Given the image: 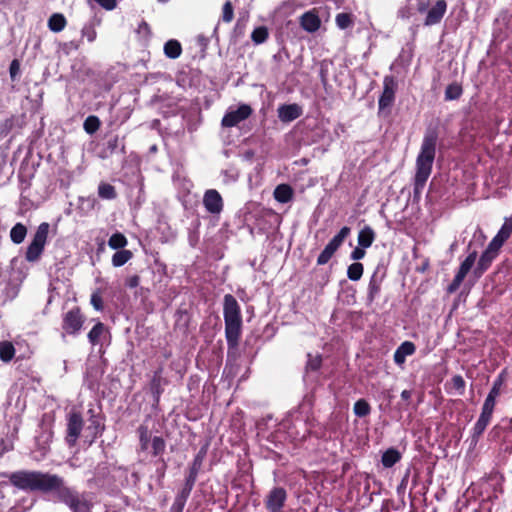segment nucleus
<instances>
[{
  "mask_svg": "<svg viewBox=\"0 0 512 512\" xmlns=\"http://www.w3.org/2000/svg\"><path fill=\"white\" fill-rule=\"evenodd\" d=\"M11 485L25 492L54 494L62 477L38 470H18L7 475Z\"/></svg>",
  "mask_w": 512,
  "mask_h": 512,
  "instance_id": "nucleus-1",
  "label": "nucleus"
},
{
  "mask_svg": "<svg viewBox=\"0 0 512 512\" xmlns=\"http://www.w3.org/2000/svg\"><path fill=\"white\" fill-rule=\"evenodd\" d=\"M438 133L436 129H427L416 158V173L414 177V194H420L431 175L436 155Z\"/></svg>",
  "mask_w": 512,
  "mask_h": 512,
  "instance_id": "nucleus-2",
  "label": "nucleus"
},
{
  "mask_svg": "<svg viewBox=\"0 0 512 512\" xmlns=\"http://www.w3.org/2000/svg\"><path fill=\"white\" fill-rule=\"evenodd\" d=\"M223 317L228 355H230L232 351L237 349L242 330L241 308L236 298L231 294H226L224 296Z\"/></svg>",
  "mask_w": 512,
  "mask_h": 512,
  "instance_id": "nucleus-3",
  "label": "nucleus"
},
{
  "mask_svg": "<svg viewBox=\"0 0 512 512\" xmlns=\"http://www.w3.org/2000/svg\"><path fill=\"white\" fill-rule=\"evenodd\" d=\"M54 502L65 504L71 512H92L93 503L86 492L80 493L65 484L64 479L58 484L52 495Z\"/></svg>",
  "mask_w": 512,
  "mask_h": 512,
  "instance_id": "nucleus-4",
  "label": "nucleus"
},
{
  "mask_svg": "<svg viewBox=\"0 0 512 512\" xmlns=\"http://www.w3.org/2000/svg\"><path fill=\"white\" fill-rule=\"evenodd\" d=\"M49 229L50 225L47 222H42L38 226L34 237L26 250L25 258L28 262H35L40 258L47 242Z\"/></svg>",
  "mask_w": 512,
  "mask_h": 512,
  "instance_id": "nucleus-5",
  "label": "nucleus"
},
{
  "mask_svg": "<svg viewBox=\"0 0 512 512\" xmlns=\"http://www.w3.org/2000/svg\"><path fill=\"white\" fill-rule=\"evenodd\" d=\"M87 415L89 424L86 428L85 442L92 445L97 438L102 436L105 430V417L101 411H97L93 407L88 409Z\"/></svg>",
  "mask_w": 512,
  "mask_h": 512,
  "instance_id": "nucleus-6",
  "label": "nucleus"
},
{
  "mask_svg": "<svg viewBox=\"0 0 512 512\" xmlns=\"http://www.w3.org/2000/svg\"><path fill=\"white\" fill-rule=\"evenodd\" d=\"M84 427V420L80 412L72 410L67 415L65 441L69 447H74Z\"/></svg>",
  "mask_w": 512,
  "mask_h": 512,
  "instance_id": "nucleus-7",
  "label": "nucleus"
},
{
  "mask_svg": "<svg viewBox=\"0 0 512 512\" xmlns=\"http://www.w3.org/2000/svg\"><path fill=\"white\" fill-rule=\"evenodd\" d=\"M351 229L347 226H344L340 229L338 234H336L325 246L323 251L319 254L317 258L318 265H325L332 258L334 253L339 249V247L343 244L345 238L350 234Z\"/></svg>",
  "mask_w": 512,
  "mask_h": 512,
  "instance_id": "nucleus-8",
  "label": "nucleus"
},
{
  "mask_svg": "<svg viewBox=\"0 0 512 512\" xmlns=\"http://www.w3.org/2000/svg\"><path fill=\"white\" fill-rule=\"evenodd\" d=\"M495 405L485 402L483 403L480 416L476 421L473 429H472V442L475 444L478 442L480 436L484 433L485 429L489 425L492 415L494 412Z\"/></svg>",
  "mask_w": 512,
  "mask_h": 512,
  "instance_id": "nucleus-9",
  "label": "nucleus"
},
{
  "mask_svg": "<svg viewBox=\"0 0 512 512\" xmlns=\"http://www.w3.org/2000/svg\"><path fill=\"white\" fill-rule=\"evenodd\" d=\"M477 258V252L472 251L465 260L460 264V267L454 276V279L449 284L447 291L448 293H454L457 291L462 284L463 280L465 279L466 275L469 273L473 265L475 264Z\"/></svg>",
  "mask_w": 512,
  "mask_h": 512,
  "instance_id": "nucleus-10",
  "label": "nucleus"
},
{
  "mask_svg": "<svg viewBox=\"0 0 512 512\" xmlns=\"http://www.w3.org/2000/svg\"><path fill=\"white\" fill-rule=\"evenodd\" d=\"M84 317L79 308L69 310L63 318L62 328L70 335H77L82 329Z\"/></svg>",
  "mask_w": 512,
  "mask_h": 512,
  "instance_id": "nucleus-11",
  "label": "nucleus"
},
{
  "mask_svg": "<svg viewBox=\"0 0 512 512\" xmlns=\"http://www.w3.org/2000/svg\"><path fill=\"white\" fill-rule=\"evenodd\" d=\"M252 114V109L247 104H241L237 109L229 110L222 118L221 125L231 128L246 120Z\"/></svg>",
  "mask_w": 512,
  "mask_h": 512,
  "instance_id": "nucleus-12",
  "label": "nucleus"
},
{
  "mask_svg": "<svg viewBox=\"0 0 512 512\" xmlns=\"http://www.w3.org/2000/svg\"><path fill=\"white\" fill-rule=\"evenodd\" d=\"M397 90V82L393 76H386L383 80V91L379 97V110H384L392 106L395 100V92Z\"/></svg>",
  "mask_w": 512,
  "mask_h": 512,
  "instance_id": "nucleus-13",
  "label": "nucleus"
},
{
  "mask_svg": "<svg viewBox=\"0 0 512 512\" xmlns=\"http://www.w3.org/2000/svg\"><path fill=\"white\" fill-rule=\"evenodd\" d=\"M286 499V490L282 487H274L266 497L265 506L270 512H281Z\"/></svg>",
  "mask_w": 512,
  "mask_h": 512,
  "instance_id": "nucleus-14",
  "label": "nucleus"
},
{
  "mask_svg": "<svg viewBox=\"0 0 512 512\" xmlns=\"http://www.w3.org/2000/svg\"><path fill=\"white\" fill-rule=\"evenodd\" d=\"M203 205L207 212L219 214L223 210V199L215 189H209L204 193Z\"/></svg>",
  "mask_w": 512,
  "mask_h": 512,
  "instance_id": "nucleus-15",
  "label": "nucleus"
},
{
  "mask_svg": "<svg viewBox=\"0 0 512 512\" xmlns=\"http://www.w3.org/2000/svg\"><path fill=\"white\" fill-rule=\"evenodd\" d=\"M277 113L280 121L289 123L299 118L303 113V109L296 103L283 104L278 107Z\"/></svg>",
  "mask_w": 512,
  "mask_h": 512,
  "instance_id": "nucleus-16",
  "label": "nucleus"
},
{
  "mask_svg": "<svg viewBox=\"0 0 512 512\" xmlns=\"http://www.w3.org/2000/svg\"><path fill=\"white\" fill-rule=\"evenodd\" d=\"M447 10V3L445 0H438L427 12L424 25L433 26L438 24Z\"/></svg>",
  "mask_w": 512,
  "mask_h": 512,
  "instance_id": "nucleus-17",
  "label": "nucleus"
},
{
  "mask_svg": "<svg viewBox=\"0 0 512 512\" xmlns=\"http://www.w3.org/2000/svg\"><path fill=\"white\" fill-rule=\"evenodd\" d=\"M384 277V271L377 267L374 273L372 274L368 284V302L372 303L376 299V297H378Z\"/></svg>",
  "mask_w": 512,
  "mask_h": 512,
  "instance_id": "nucleus-18",
  "label": "nucleus"
},
{
  "mask_svg": "<svg viewBox=\"0 0 512 512\" xmlns=\"http://www.w3.org/2000/svg\"><path fill=\"white\" fill-rule=\"evenodd\" d=\"M416 346L411 341L402 342L394 352V362L397 366L403 367L406 362V357L411 356L415 353Z\"/></svg>",
  "mask_w": 512,
  "mask_h": 512,
  "instance_id": "nucleus-19",
  "label": "nucleus"
},
{
  "mask_svg": "<svg viewBox=\"0 0 512 512\" xmlns=\"http://www.w3.org/2000/svg\"><path fill=\"white\" fill-rule=\"evenodd\" d=\"M109 331L102 322H97L89 331L87 337L92 346L103 345L104 341L109 337Z\"/></svg>",
  "mask_w": 512,
  "mask_h": 512,
  "instance_id": "nucleus-20",
  "label": "nucleus"
},
{
  "mask_svg": "<svg viewBox=\"0 0 512 512\" xmlns=\"http://www.w3.org/2000/svg\"><path fill=\"white\" fill-rule=\"evenodd\" d=\"M300 26L309 33L316 32L321 26V20L314 11H307L300 17Z\"/></svg>",
  "mask_w": 512,
  "mask_h": 512,
  "instance_id": "nucleus-21",
  "label": "nucleus"
},
{
  "mask_svg": "<svg viewBox=\"0 0 512 512\" xmlns=\"http://www.w3.org/2000/svg\"><path fill=\"white\" fill-rule=\"evenodd\" d=\"M202 463H203V456H202L201 452H199L193 459V462L189 468V472L185 479V483H184L183 487H185L189 490L193 489L195 482L197 480L198 473L202 467Z\"/></svg>",
  "mask_w": 512,
  "mask_h": 512,
  "instance_id": "nucleus-22",
  "label": "nucleus"
},
{
  "mask_svg": "<svg viewBox=\"0 0 512 512\" xmlns=\"http://www.w3.org/2000/svg\"><path fill=\"white\" fill-rule=\"evenodd\" d=\"M496 257L497 254H494L488 249H485V251L482 253L478 260L477 266L473 270V274L475 275V277H481L488 270V268L491 266L493 260Z\"/></svg>",
  "mask_w": 512,
  "mask_h": 512,
  "instance_id": "nucleus-23",
  "label": "nucleus"
},
{
  "mask_svg": "<svg viewBox=\"0 0 512 512\" xmlns=\"http://www.w3.org/2000/svg\"><path fill=\"white\" fill-rule=\"evenodd\" d=\"M163 379L161 377L160 371H155L153 377L150 381L149 388L150 392L153 396V400L155 404L159 403L160 396L163 393Z\"/></svg>",
  "mask_w": 512,
  "mask_h": 512,
  "instance_id": "nucleus-24",
  "label": "nucleus"
},
{
  "mask_svg": "<svg viewBox=\"0 0 512 512\" xmlns=\"http://www.w3.org/2000/svg\"><path fill=\"white\" fill-rule=\"evenodd\" d=\"M274 198L280 203H288L293 198V189L288 184H280L274 190Z\"/></svg>",
  "mask_w": 512,
  "mask_h": 512,
  "instance_id": "nucleus-25",
  "label": "nucleus"
},
{
  "mask_svg": "<svg viewBox=\"0 0 512 512\" xmlns=\"http://www.w3.org/2000/svg\"><path fill=\"white\" fill-rule=\"evenodd\" d=\"M192 490L185 487L176 495L174 502L170 508V512H183L185 504L190 496Z\"/></svg>",
  "mask_w": 512,
  "mask_h": 512,
  "instance_id": "nucleus-26",
  "label": "nucleus"
},
{
  "mask_svg": "<svg viewBox=\"0 0 512 512\" xmlns=\"http://www.w3.org/2000/svg\"><path fill=\"white\" fill-rule=\"evenodd\" d=\"M375 239V233L370 226H365L358 233V245L362 248H369Z\"/></svg>",
  "mask_w": 512,
  "mask_h": 512,
  "instance_id": "nucleus-27",
  "label": "nucleus"
},
{
  "mask_svg": "<svg viewBox=\"0 0 512 512\" xmlns=\"http://www.w3.org/2000/svg\"><path fill=\"white\" fill-rule=\"evenodd\" d=\"M66 24V18L61 13H54L48 19V28L55 33L61 32Z\"/></svg>",
  "mask_w": 512,
  "mask_h": 512,
  "instance_id": "nucleus-28",
  "label": "nucleus"
},
{
  "mask_svg": "<svg viewBox=\"0 0 512 512\" xmlns=\"http://www.w3.org/2000/svg\"><path fill=\"white\" fill-rule=\"evenodd\" d=\"M401 459L400 452L395 448L387 449L381 458L382 465L386 468L393 467Z\"/></svg>",
  "mask_w": 512,
  "mask_h": 512,
  "instance_id": "nucleus-29",
  "label": "nucleus"
},
{
  "mask_svg": "<svg viewBox=\"0 0 512 512\" xmlns=\"http://www.w3.org/2000/svg\"><path fill=\"white\" fill-rule=\"evenodd\" d=\"M182 53V47L179 41L175 39L168 40L164 44V54L170 59H177Z\"/></svg>",
  "mask_w": 512,
  "mask_h": 512,
  "instance_id": "nucleus-30",
  "label": "nucleus"
},
{
  "mask_svg": "<svg viewBox=\"0 0 512 512\" xmlns=\"http://www.w3.org/2000/svg\"><path fill=\"white\" fill-rule=\"evenodd\" d=\"M132 257L133 253L130 250H117L113 254L111 262L114 267H121L125 265Z\"/></svg>",
  "mask_w": 512,
  "mask_h": 512,
  "instance_id": "nucleus-31",
  "label": "nucleus"
},
{
  "mask_svg": "<svg viewBox=\"0 0 512 512\" xmlns=\"http://www.w3.org/2000/svg\"><path fill=\"white\" fill-rule=\"evenodd\" d=\"M27 235V228L22 223H16L11 231L10 238L11 241L15 244H21Z\"/></svg>",
  "mask_w": 512,
  "mask_h": 512,
  "instance_id": "nucleus-32",
  "label": "nucleus"
},
{
  "mask_svg": "<svg viewBox=\"0 0 512 512\" xmlns=\"http://www.w3.org/2000/svg\"><path fill=\"white\" fill-rule=\"evenodd\" d=\"M98 196L104 200H113L117 197V192L113 185L101 182L98 186Z\"/></svg>",
  "mask_w": 512,
  "mask_h": 512,
  "instance_id": "nucleus-33",
  "label": "nucleus"
},
{
  "mask_svg": "<svg viewBox=\"0 0 512 512\" xmlns=\"http://www.w3.org/2000/svg\"><path fill=\"white\" fill-rule=\"evenodd\" d=\"M128 244L127 238L120 232L112 234L108 240V246L114 250H122Z\"/></svg>",
  "mask_w": 512,
  "mask_h": 512,
  "instance_id": "nucleus-34",
  "label": "nucleus"
},
{
  "mask_svg": "<svg viewBox=\"0 0 512 512\" xmlns=\"http://www.w3.org/2000/svg\"><path fill=\"white\" fill-rule=\"evenodd\" d=\"M463 93L462 86L459 83H451L445 89L444 98L446 101L457 100Z\"/></svg>",
  "mask_w": 512,
  "mask_h": 512,
  "instance_id": "nucleus-35",
  "label": "nucleus"
},
{
  "mask_svg": "<svg viewBox=\"0 0 512 512\" xmlns=\"http://www.w3.org/2000/svg\"><path fill=\"white\" fill-rule=\"evenodd\" d=\"M269 37V31L266 26L256 27L251 33V40L255 45L264 43Z\"/></svg>",
  "mask_w": 512,
  "mask_h": 512,
  "instance_id": "nucleus-36",
  "label": "nucleus"
},
{
  "mask_svg": "<svg viewBox=\"0 0 512 512\" xmlns=\"http://www.w3.org/2000/svg\"><path fill=\"white\" fill-rule=\"evenodd\" d=\"M503 384L502 376L500 375L494 380L491 390L489 391L485 402L496 405V398L500 395L501 387Z\"/></svg>",
  "mask_w": 512,
  "mask_h": 512,
  "instance_id": "nucleus-37",
  "label": "nucleus"
},
{
  "mask_svg": "<svg viewBox=\"0 0 512 512\" xmlns=\"http://www.w3.org/2000/svg\"><path fill=\"white\" fill-rule=\"evenodd\" d=\"M353 412L357 417H366L371 413V406L365 399H359L354 403Z\"/></svg>",
  "mask_w": 512,
  "mask_h": 512,
  "instance_id": "nucleus-38",
  "label": "nucleus"
},
{
  "mask_svg": "<svg viewBox=\"0 0 512 512\" xmlns=\"http://www.w3.org/2000/svg\"><path fill=\"white\" fill-rule=\"evenodd\" d=\"M100 125V119L95 115H90L85 119L83 128L87 134L93 135L100 128Z\"/></svg>",
  "mask_w": 512,
  "mask_h": 512,
  "instance_id": "nucleus-39",
  "label": "nucleus"
},
{
  "mask_svg": "<svg viewBox=\"0 0 512 512\" xmlns=\"http://www.w3.org/2000/svg\"><path fill=\"white\" fill-rule=\"evenodd\" d=\"M15 355V348L12 343L3 341L0 343V359L9 362Z\"/></svg>",
  "mask_w": 512,
  "mask_h": 512,
  "instance_id": "nucleus-40",
  "label": "nucleus"
},
{
  "mask_svg": "<svg viewBox=\"0 0 512 512\" xmlns=\"http://www.w3.org/2000/svg\"><path fill=\"white\" fill-rule=\"evenodd\" d=\"M139 435L140 449L146 451L150 442V433L146 425H140L137 429Z\"/></svg>",
  "mask_w": 512,
  "mask_h": 512,
  "instance_id": "nucleus-41",
  "label": "nucleus"
},
{
  "mask_svg": "<svg viewBox=\"0 0 512 512\" xmlns=\"http://www.w3.org/2000/svg\"><path fill=\"white\" fill-rule=\"evenodd\" d=\"M363 271V265L359 262H355L348 266L347 276L352 281H358L362 277Z\"/></svg>",
  "mask_w": 512,
  "mask_h": 512,
  "instance_id": "nucleus-42",
  "label": "nucleus"
},
{
  "mask_svg": "<svg viewBox=\"0 0 512 512\" xmlns=\"http://www.w3.org/2000/svg\"><path fill=\"white\" fill-rule=\"evenodd\" d=\"M336 25L340 29H347L348 27L352 26L353 19L352 15L349 13H339L337 14L335 18Z\"/></svg>",
  "mask_w": 512,
  "mask_h": 512,
  "instance_id": "nucleus-43",
  "label": "nucleus"
},
{
  "mask_svg": "<svg viewBox=\"0 0 512 512\" xmlns=\"http://www.w3.org/2000/svg\"><path fill=\"white\" fill-rule=\"evenodd\" d=\"M151 446H152V454L154 456H158V455L163 454V452L165 451L166 443L162 437L154 436L152 438Z\"/></svg>",
  "mask_w": 512,
  "mask_h": 512,
  "instance_id": "nucleus-44",
  "label": "nucleus"
},
{
  "mask_svg": "<svg viewBox=\"0 0 512 512\" xmlns=\"http://www.w3.org/2000/svg\"><path fill=\"white\" fill-rule=\"evenodd\" d=\"M223 176V182L228 184L237 181L239 178V172L234 167H229L221 172Z\"/></svg>",
  "mask_w": 512,
  "mask_h": 512,
  "instance_id": "nucleus-45",
  "label": "nucleus"
},
{
  "mask_svg": "<svg viewBox=\"0 0 512 512\" xmlns=\"http://www.w3.org/2000/svg\"><path fill=\"white\" fill-rule=\"evenodd\" d=\"M234 17V9L231 1H226L222 7L221 19L225 23H230Z\"/></svg>",
  "mask_w": 512,
  "mask_h": 512,
  "instance_id": "nucleus-46",
  "label": "nucleus"
},
{
  "mask_svg": "<svg viewBox=\"0 0 512 512\" xmlns=\"http://www.w3.org/2000/svg\"><path fill=\"white\" fill-rule=\"evenodd\" d=\"M83 37H86L89 42H93L96 39L97 33L93 23H87L81 30Z\"/></svg>",
  "mask_w": 512,
  "mask_h": 512,
  "instance_id": "nucleus-47",
  "label": "nucleus"
},
{
  "mask_svg": "<svg viewBox=\"0 0 512 512\" xmlns=\"http://www.w3.org/2000/svg\"><path fill=\"white\" fill-rule=\"evenodd\" d=\"M506 240L503 238H499V235H496L488 244L487 248L489 251L493 252L494 254L499 253L500 248L504 244Z\"/></svg>",
  "mask_w": 512,
  "mask_h": 512,
  "instance_id": "nucleus-48",
  "label": "nucleus"
},
{
  "mask_svg": "<svg viewBox=\"0 0 512 512\" xmlns=\"http://www.w3.org/2000/svg\"><path fill=\"white\" fill-rule=\"evenodd\" d=\"M512 233V219L506 220L500 230L498 231L497 235H499V238H503L507 240Z\"/></svg>",
  "mask_w": 512,
  "mask_h": 512,
  "instance_id": "nucleus-49",
  "label": "nucleus"
},
{
  "mask_svg": "<svg viewBox=\"0 0 512 512\" xmlns=\"http://www.w3.org/2000/svg\"><path fill=\"white\" fill-rule=\"evenodd\" d=\"M452 384L456 390L460 391V394H463L465 389V380L461 375H454L452 377Z\"/></svg>",
  "mask_w": 512,
  "mask_h": 512,
  "instance_id": "nucleus-50",
  "label": "nucleus"
},
{
  "mask_svg": "<svg viewBox=\"0 0 512 512\" xmlns=\"http://www.w3.org/2000/svg\"><path fill=\"white\" fill-rule=\"evenodd\" d=\"M98 5H100L103 9L111 11L116 8L117 1L116 0H94Z\"/></svg>",
  "mask_w": 512,
  "mask_h": 512,
  "instance_id": "nucleus-51",
  "label": "nucleus"
},
{
  "mask_svg": "<svg viewBox=\"0 0 512 512\" xmlns=\"http://www.w3.org/2000/svg\"><path fill=\"white\" fill-rule=\"evenodd\" d=\"M321 358L319 356H316L314 358H310L308 360V363H307V368L312 370V371H316L320 368L321 366Z\"/></svg>",
  "mask_w": 512,
  "mask_h": 512,
  "instance_id": "nucleus-52",
  "label": "nucleus"
},
{
  "mask_svg": "<svg viewBox=\"0 0 512 512\" xmlns=\"http://www.w3.org/2000/svg\"><path fill=\"white\" fill-rule=\"evenodd\" d=\"M119 146L120 140L117 136H114L107 141V149L110 151V153L115 152Z\"/></svg>",
  "mask_w": 512,
  "mask_h": 512,
  "instance_id": "nucleus-53",
  "label": "nucleus"
},
{
  "mask_svg": "<svg viewBox=\"0 0 512 512\" xmlns=\"http://www.w3.org/2000/svg\"><path fill=\"white\" fill-rule=\"evenodd\" d=\"M365 249L366 248H362L361 246L354 248L350 255L351 259L352 260L362 259L365 256Z\"/></svg>",
  "mask_w": 512,
  "mask_h": 512,
  "instance_id": "nucleus-54",
  "label": "nucleus"
},
{
  "mask_svg": "<svg viewBox=\"0 0 512 512\" xmlns=\"http://www.w3.org/2000/svg\"><path fill=\"white\" fill-rule=\"evenodd\" d=\"M91 304H92V305H93V307H94L96 310H98V311H100V310H102V309H103V302H102V299H101V297H100L99 295H97V294H93V295L91 296Z\"/></svg>",
  "mask_w": 512,
  "mask_h": 512,
  "instance_id": "nucleus-55",
  "label": "nucleus"
},
{
  "mask_svg": "<svg viewBox=\"0 0 512 512\" xmlns=\"http://www.w3.org/2000/svg\"><path fill=\"white\" fill-rule=\"evenodd\" d=\"M140 283V277L138 275H132L126 279V286L129 288H136Z\"/></svg>",
  "mask_w": 512,
  "mask_h": 512,
  "instance_id": "nucleus-56",
  "label": "nucleus"
},
{
  "mask_svg": "<svg viewBox=\"0 0 512 512\" xmlns=\"http://www.w3.org/2000/svg\"><path fill=\"white\" fill-rule=\"evenodd\" d=\"M9 71H10L11 78H14L16 76V74L19 72V64H18L17 60H13L11 62Z\"/></svg>",
  "mask_w": 512,
  "mask_h": 512,
  "instance_id": "nucleus-57",
  "label": "nucleus"
},
{
  "mask_svg": "<svg viewBox=\"0 0 512 512\" xmlns=\"http://www.w3.org/2000/svg\"><path fill=\"white\" fill-rule=\"evenodd\" d=\"M79 48V44L76 41H70L64 44V49L69 52L71 50H77Z\"/></svg>",
  "mask_w": 512,
  "mask_h": 512,
  "instance_id": "nucleus-58",
  "label": "nucleus"
},
{
  "mask_svg": "<svg viewBox=\"0 0 512 512\" xmlns=\"http://www.w3.org/2000/svg\"><path fill=\"white\" fill-rule=\"evenodd\" d=\"M0 445H1V453L8 452L13 449L12 444L6 443L5 440H2Z\"/></svg>",
  "mask_w": 512,
  "mask_h": 512,
  "instance_id": "nucleus-59",
  "label": "nucleus"
},
{
  "mask_svg": "<svg viewBox=\"0 0 512 512\" xmlns=\"http://www.w3.org/2000/svg\"><path fill=\"white\" fill-rule=\"evenodd\" d=\"M412 397V391L411 390H403L401 392V398L404 400V401H409Z\"/></svg>",
  "mask_w": 512,
  "mask_h": 512,
  "instance_id": "nucleus-60",
  "label": "nucleus"
},
{
  "mask_svg": "<svg viewBox=\"0 0 512 512\" xmlns=\"http://www.w3.org/2000/svg\"><path fill=\"white\" fill-rule=\"evenodd\" d=\"M297 0H287L282 3V7L292 8L296 4Z\"/></svg>",
  "mask_w": 512,
  "mask_h": 512,
  "instance_id": "nucleus-61",
  "label": "nucleus"
},
{
  "mask_svg": "<svg viewBox=\"0 0 512 512\" xmlns=\"http://www.w3.org/2000/svg\"><path fill=\"white\" fill-rule=\"evenodd\" d=\"M86 201L88 202V205L91 208H93L95 206V204H96V199L94 197H89V198H87Z\"/></svg>",
  "mask_w": 512,
  "mask_h": 512,
  "instance_id": "nucleus-62",
  "label": "nucleus"
},
{
  "mask_svg": "<svg viewBox=\"0 0 512 512\" xmlns=\"http://www.w3.org/2000/svg\"><path fill=\"white\" fill-rule=\"evenodd\" d=\"M163 466H162V469L158 470V472L160 473V476H164V472H165V468H166V463L165 461L162 459L161 460Z\"/></svg>",
  "mask_w": 512,
  "mask_h": 512,
  "instance_id": "nucleus-63",
  "label": "nucleus"
},
{
  "mask_svg": "<svg viewBox=\"0 0 512 512\" xmlns=\"http://www.w3.org/2000/svg\"><path fill=\"white\" fill-rule=\"evenodd\" d=\"M321 79H322V82L324 83L326 81V77H325V73H324V70L321 69Z\"/></svg>",
  "mask_w": 512,
  "mask_h": 512,
  "instance_id": "nucleus-64",
  "label": "nucleus"
}]
</instances>
